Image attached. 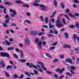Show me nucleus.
I'll return each mask as SVG.
<instances>
[{
    "mask_svg": "<svg viewBox=\"0 0 79 79\" xmlns=\"http://www.w3.org/2000/svg\"><path fill=\"white\" fill-rule=\"evenodd\" d=\"M26 65L29 66V68H32V67H33L34 69H37V70H38L39 71H40V72H41V73L43 72V70H42V69H38L36 65L33 64V63H26Z\"/></svg>",
    "mask_w": 79,
    "mask_h": 79,
    "instance_id": "1",
    "label": "nucleus"
},
{
    "mask_svg": "<svg viewBox=\"0 0 79 79\" xmlns=\"http://www.w3.org/2000/svg\"><path fill=\"white\" fill-rule=\"evenodd\" d=\"M56 26L57 27L60 28L61 27H63V25L62 23L61 22V21H60V19H57L56 21Z\"/></svg>",
    "mask_w": 79,
    "mask_h": 79,
    "instance_id": "2",
    "label": "nucleus"
},
{
    "mask_svg": "<svg viewBox=\"0 0 79 79\" xmlns=\"http://www.w3.org/2000/svg\"><path fill=\"white\" fill-rule=\"evenodd\" d=\"M0 55L1 56H2V57H5V56H6L7 58H9L10 57V54H9V53L6 52L4 53L3 52H1L0 53Z\"/></svg>",
    "mask_w": 79,
    "mask_h": 79,
    "instance_id": "3",
    "label": "nucleus"
},
{
    "mask_svg": "<svg viewBox=\"0 0 79 79\" xmlns=\"http://www.w3.org/2000/svg\"><path fill=\"white\" fill-rule=\"evenodd\" d=\"M55 71L56 72H59L60 74H62L63 72L65 71L64 68H62L61 70L60 68H57L55 69Z\"/></svg>",
    "mask_w": 79,
    "mask_h": 79,
    "instance_id": "4",
    "label": "nucleus"
},
{
    "mask_svg": "<svg viewBox=\"0 0 79 79\" xmlns=\"http://www.w3.org/2000/svg\"><path fill=\"white\" fill-rule=\"evenodd\" d=\"M25 44L27 46H29L31 44V41L29 38H26L25 40Z\"/></svg>",
    "mask_w": 79,
    "mask_h": 79,
    "instance_id": "5",
    "label": "nucleus"
},
{
    "mask_svg": "<svg viewBox=\"0 0 79 79\" xmlns=\"http://www.w3.org/2000/svg\"><path fill=\"white\" fill-rule=\"evenodd\" d=\"M40 9L41 10H48V7H45L43 5H40Z\"/></svg>",
    "mask_w": 79,
    "mask_h": 79,
    "instance_id": "6",
    "label": "nucleus"
},
{
    "mask_svg": "<svg viewBox=\"0 0 79 79\" xmlns=\"http://www.w3.org/2000/svg\"><path fill=\"white\" fill-rule=\"evenodd\" d=\"M70 69H71L70 70V73H71L72 74H75V72H74L73 70H74V69H76V67L72 66L70 67Z\"/></svg>",
    "mask_w": 79,
    "mask_h": 79,
    "instance_id": "7",
    "label": "nucleus"
},
{
    "mask_svg": "<svg viewBox=\"0 0 79 79\" xmlns=\"http://www.w3.org/2000/svg\"><path fill=\"white\" fill-rule=\"evenodd\" d=\"M37 63H38V64H40L41 65V68H42L43 69H44V70H45V71H46L47 70V69H46L45 68V67H44V63L39 61H37Z\"/></svg>",
    "mask_w": 79,
    "mask_h": 79,
    "instance_id": "8",
    "label": "nucleus"
},
{
    "mask_svg": "<svg viewBox=\"0 0 79 79\" xmlns=\"http://www.w3.org/2000/svg\"><path fill=\"white\" fill-rule=\"evenodd\" d=\"M3 44H6L7 45H10V44H13V43H10L7 40H5V41L2 42Z\"/></svg>",
    "mask_w": 79,
    "mask_h": 79,
    "instance_id": "9",
    "label": "nucleus"
},
{
    "mask_svg": "<svg viewBox=\"0 0 79 79\" xmlns=\"http://www.w3.org/2000/svg\"><path fill=\"white\" fill-rule=\"evenodd\" d=\"M38 34V32L36 31H30V34L32 35H36Z\"/></svg>",
    "mask_w": 79,
    "mask_h": 79,
    "instance_id": "10",
    "label": "nucleus"
},
{
    "mask_svg": "<svg viewBox=\"0 0 79 79\" xmlns=\"http://www.w3.org/2000/svg\"><path fill=\"white\" fill-rule=\"evenodd\" d=\"M0 8L2 9H3V11L4 14H6V8H5V7L3 6H1L0 5Z\"/></svg>",
    "mask_w": 79,
    "mask_h": 79,
    "instance_id": "11",
    "label": "nucleus"
},
{
    "mask_svg": "<svg viewBox=\"0 0 79 79\" xmlns=\"http://www.w3.org/2000/svg\"><path fill=\"white\" fill-rule=\"evenodd\" d=\"M20 58H24V53L22 50H20Z\"/></svg>",
    "mask_w": 79,
    "mask_h": 79,
    "instance_id": "12",
    "label": "nucleus"
},
{
    "mask_svg": "<svg viewBox=\"0 0 79 79\" xmlns=\"http://www.w3.org/2000/svg\"><path fill=\"white\" fill-rule=\"evenodd\" d=\"M65 61H66V62H68V63H73V60L71 59L70 58L66 59L65 60Z\"/></svg>",
    "mask_w": 79,
    "mask_h": 79,
    "instance_id": "13",
    "label": "nucleus"
},
{
    "mask_svg": "<svg viewBox=\"0 0 79 79\" xmlns=\"http://www.w3.org/2000/svg\"><path fill=\"white\" fill-rule=\"evenodd\" d=\"M63 48H67L69 49V48H71V45H65L63 46Z\"/></svg>",
    "mask_w": 79,
    "mask_h": 79,
    "instance_id": "14",
    "label": "nucleus"
},
{
    "mask_svg": "<svg viewBox=\"0 0 79 79\" xmlns=\"http://www.w3.org/2000/svg\"><path fill=\"white\" fill-rule=\"evenodd\" d=\"M55 26L53 25H52V22H51V21L49 20V28H52V27H54Z\"/></svg>",
    "mask_w": 79,
    "mask_h": 79,
    "instance_id": "15",
    "label": "nucleus"
},
{
    "mask_svg": "<svg viewBox=\"0 0 79 79\" xmlns=\"http://www.w3.org/2000/svg\"><path fill=\"white\" fill-rule=\"evenodd\" d=\"M22 6L24 7V8H29V6L27 4H23L22 5Z\"/></svg>",
    "mask_w": 79,
    "mask_h": 79,
    "instance_id": "16",
    "label": "nucleus"
},
{
    "mask_svg": "<svg viewBox=\"0 0 79 79\" xmlns=\"http://www.w3.org/2000/svg\"><path fill=\"white\" fill-rule=\"evenodd\" d=\"M44 21L46 24H47V23H48L49 21V19H48V17H45L44 19Z\"/></svg>",
    "mask_w": 79,
    "mask_h": 79,
    "instance_id": "17",
    "label": "nucleus"
},
{
    "mask_svg": "<svg viewBox=\"0 0 79 79\" xmlns=\"http://www.w3.org/2000/svg\"><path fill=\"white\" fill-rule=\"evenodd\" d=\"M1 62L2 63V64H1L2 67L3 68H5V66H6V65L5 64L4 62H3V60H1Z\"/></svg>",
    "mask_w": 79,
    "mask_h": 79,
    "instance_id": "18",
    "label": "nucleus"
},
{
    "mask_svg": "<svg viewBox=\"0 0 79 79\" xmlns=\"http://www.w3.org/2000/svg\"><path fill=\"white\" fill-rule=\"evenodd\" d=\"M15 2L16 3L20 4H23V3H24L23 2L21 1H19V0H16L15 1Z\"/></svg>",
    "mask_w": 79,
    "mask_h": 79,
    "instance_id": "19",
    "label": "nucleus"
},
{
    "mask_svg": "<svg viewBox=\"0 0 79 79\" xmlns=\"http://www.w3.org/2000/svg\"><path fill=\"white\" fill-rule=\"evenodd\" d=\"M38 45L39 46V47L40 48H42V42L41 41H40L38 43Z\"/></svg>",
    "mask_w": 79,
    "mask_h": 79,
    "instance_id": "20",
    "label": "nucleus"
},
{
    "mask_svg": "<svg viewBox=\"0 0 79 79\" xmlns=\"http://www.w3.org/2000/svg\"><path fill=\"white\" fill-rule=\"evenodd\" d=\"M57 1H56V0H54V5L56 8L57 7Z\"/></svg>",
    "mask_w": 79,
    "mask_h": 79,
    "instance_id": "21",
    "label": "nucleus"
},
{
    "mask_svg": "<svg viewBox=\"0 0 79 79\" xmlns=\"http://www.w3.org/2000/svg\"><path fill=\"white\" fill-rule=\"evenodd\" d=\"M15 49V48L13 47H9L7 48V50H13Z\"/></svg>",
    "mask_w": 79,
    "mask_h": 79,
    "instance_id": "22",
    "label": "nucleus"
},
{
    "mask_svg": "<svg viewBox=\"0 0 79 79\" xmlns=\"http://www.w3.org/2000/svg\"><path fill=\"white\" fill-rule=\"evenodd\" d=\"M13 56H14L15 58H16V59H18V56L16 54H14L13 55Z\"/></svg>",
    "mask_w": 79,
    "mask_h": 79,
    "instance_id": "23",
    "label": "nucleus"
},
{
    "mask_svg": "<svg viewBox=\"0 0 79 79\" xmlns=\"http://www.w3.org/2000/svg\"><path fill=\"white\" fill-rule=\"evenodd\" d=\"M13 77H14V78H15V79H17V78H18V75L16 74H14L13 76Z\"/></svg>",
    "mask_w": 79,
    "mask_h": 79,
    "instance_id": "24",
    "label": "nucleus"
},
{
    "mask_svg": "<svg viewBox=\"0 0 79 79\" xmlns=\"http://www.w3.org/2000/svg\"><path fill=\"white\" fill-rule=\"evenodd\" d=\"M3 26L4 27H8V25H7V24L6 23V22H5L3 24Z\"/></svg>",
    "mask_w": 79,
    "mask_h": 79,
    "instance_id": "25",
    "label": "nucleus"
},
{
    "mask_svg": "<svg viewBox=\"0 0 79 79\" xmlns=\"http://www.w3.org/2000/svg\"><path fill=\"white\" fill-rule=\"evenodd\" d=\"M31 21H30L29 20H26L24 21V23H27L28 24H31Z\"/></svg>",
    "mask_w": 79,
    "mask_h": 79,
    "instance_id": "26",
    "label": "nucleus"
},
{
    "mask_svg": "<svg viewBox=\"0 0 79 79\" xmlns=\"http://www.w3.org/2000/svg\"><path fill=\"white\" fill-rule=\"evenodd\" d=\"M4 73L5 74H6V77H10V75H9V74L8 73L6 72L5 71Z\"/></svg>",
    "mask_w": 79,
    "mask_h": 79,
    "instance_id": "27",
    "label": "nucleus"
},
{
    "mask_svg": "<svg viewBox=\"0 0 79 79\" xmlns=\"http://www.w3.org/2000/svg\"><path fill=\"white\" fill-rule=\"evenodd\" d=\"M48 37H54L53 35L50 34L48 35Z\"/></svg>",
    "mask_w": 79,
    "mask_h": 79,
    "instance_id": "28",
    "label": "nucleus"
},
{
    "mask_svg": "<svg viewBox=\"0 0 79 79\" xmlns=\"http://www.w3.org/2000/svg\"><path fill=\"white\" fill-rule=\"evenodd\" d=\"M69 16L70 17H73V18H74L75 17V16L74 15H73L71 13H69Z\"/></svg>",
    "mask_w": 79,
    "mask_h": 79,
    "instance_id": "29",
    "label": "nucleus"
},
{
    "mask_svg": "<svg viewBox=\"0 0 79 79\" xmlns=\"http://www.w3.org/2000/svg\"><path fill=\"white\" fill-rule=\"evenodd\" d=\"M64 35H65L66 38L67 39H68V33L65 32L64 33Z\"/></svg>",
    "mask_w": 79,
    "mask_h": 79,
    "instance_id": "30",
    "label": "nucleus"
},
{
    "mask_svg": "<svg viewBox=\"0 0 79 79\" xmlns=\"http://www.w3.org/2000/svg\"><path fill=\"white\" fill-rule=\"evenodd\" d=\"M19 61H21V62H23V63H25L26 62V60L25 59H20L19 60Z\"/></svg>",
    "mask_w": 79,
    "mask_h": 79,
    "instance_id": "31",
    "label": "nucleus"
},
{
    "mask_svg": "<svg viewBox=\"0 0 79 79\" xmlns=\"http://www.w3.org/2000/svg\"><path fill=\"white\" fill-rule=\"evenodd\" d=\"M75 50L76 52H77V53H79V47L75 48Z\"/></svg>",
    "mask_w": 79,
    "mask_h": 79,
    "instance_id": "32",
    "label": "nucleus"
},
{
    "mask_svg": "<svg viewBox=\"0 0 79 79\" xmlns=\"http://www.w3.org/2000/svg\"><path fill=\"white\" fill-rule=\"evenodd\" d=\"M33 5L34 6H40V5L39 3H33Z\"/></svg>",
    "mask_w": 79,
    "mask_h": 79,
    "instance_id": "33",
    "label": "nucleus"
},
{
    "mask_svg": "<svg viewBox=\"0 0 79 79\" xmlns=\"http://www.w3.org/2000/svg\"><path fill=\"white\" fill-rule=\"evenodd\" d=\"M57 44V42H54L53 44H51V46H55V45H56Z\"/></svg>",
    "mask_w": 79,
    "mask_h": 79,
    "instance_id": "34",
    "label": "nucleus"
},
{
    "mask_svg": "<svg viewBox=\"0 0 79 79\" xmlns=\"http://www.w3.org/2000/svg\"><path fill=\"white\" fill-rule=\"evenodd\" d=\"M34 74H36V75H37V74H38V72H37V70H36V69L34 70Z\"/></svg>",
    "mask_w": 79,
    "mask_h": 79,
    "instance_id": "35",
    "label": "nucleus"
},
{
    "mask_svg": "<svg viewBox=\"0 0 79 79\" xmlns=\"http://www.w3.org/2000/svg\"><path fill=\"white\" fill-rule=\"evenodd\" d=\"M75 26L76 27H78V28H79V24L78 23H75Z\"/></svg>",
    "mask_w": 79,
    "mask_h": 79,
    "instance_id": "36",
    "label": "nucleus"
},
{
    "mask_svg": "<svg viewBox=\"0 0 79 79\" xmlns=\"http://www.w3.org/2000/svg\"><path fill=\"white\" fill-rule=\"evenodd\" d=\"M24 73L25 74H26L27 76H29L30 77H31V75L29 74V73H28V72H25Z\"/></svg>",
    "mask_w": 79,
    "mask_h": 79,
    "instance_id": "37",
    "label": "nucleus"
},
{
    "mask_svg": "<svg viewBox=\"0 0 79 79\" xmlns=\"http://www.w3.org/2000/svg\"><path fill=\"white\" fill-rule=\"evenodd\" d=\"M46 55L48 56V58L51 57V56H50V55L48 53H46Z\"/></svg>",
    "mask_w": 79,
    "mask_h": 79,
    "instance_id": "38",
    "label": "nucleus"
},
{
    "mask_svg": "<svg viewBox=\"0 0 79 79\" xmlns=\"http://www.w3.org/2000/svg\"><path fill=\"white\" fill-rule=\"evenodd\" d=\"M13 68V66L11 65H9L7 67L6 69H10V68Z\"/></svg>",
    "mask_w": 79,
    "mask_h": 79,
    "instance_id": "39",
    "label": "nucleus"
},
{
    "mask_svg": "<svg viewBox=\"0 0 79 79\" xmlns=\"http://www.w3.org/2000/svg\"><path fill=\"white\" fill-rule=\"evenodd\" d=\"M46 73H47L48 74H52V72L49 71H46Z\"/></svg>",
    "mask_w": 79,
    "mask_h": 79,
    "instance_id": "40",
    "label": "nucleus"
},
{
    "mask_svg": "<svg viewBox=\"0 0 79 79\" xmlns=\"http://www.w3.org/2000/svg\"><path fill=\"white\" fill-rule=\"evenodd\" d=\"M50 21H51L52 23H55V18H53L52 19L50 20Z\"/></svg>",
    "mask_w": 79,
    "mask_h": 79,
    "instance_id": "41",
    "label": "nucleus"
},
{
    "mask_svg": "<svg viewBox=\"0 0 79 79\" xmlns=\"http://www.w3.org/2000/svg\"><path fill=\"white\" fill-rule=\"evenodd\" d=\"M58 61V59H56L53 60L52 61L54 63H56V62H57Z\"/></svg>",
    "mask_w": 79,
    "mask_h": 79,
    "instance_id": "42",
    "label": "nucleus"
},
{
    "mask_svg": "<svg viewBox=\"0 0 79 79\" xmlns=\"http://www.w3.org/2000/svg\"><path fill=\"white\" fill-rule=\"evenodd\" d=\"M45 34V33H43V32H41V33H38V35L39 36H41L42 35H43V34Z\"/></svg>",
    "mask_w": 79,
    "mask_h": 79,
    "instance_id": "43",
    "label": "nucleus"
},
{
    "mask_svg": "<svg viewBox=\"0 0 79 79\" xmlns=\"http://www.w3.org/2000/svg\"><path fill=\"white\" fill-rule=\"evenodd\" d=\"M60 58H61V59H63L64 58V56L63 55H61L60 56Z\"/></svg>",
    "mask_w": 79,
    "mask_h": 79,
    "instance_id": "44",
    "label": "nucleus"
},
{
    "mask_svg": "<svg viewBox=\"0 0 79 79\" xmlns=\"http://www.w3.org/2000/svg\"><path fill=\"white\" fill-rule=\"evenodd\" d=\"M62 22L64 24H66V22H65V19L64 18L62 19Z\"/></svg>",
    "mask_w": 79,
    "mask_h": 79,
    "instance_id": "45",
    "label": "nucleus"
},
{
    "mask_svg": "<svg viewBox=\"0 0 79 79\" xmlns=\"http://www.w3.org/2000/svg\"><path fill=\"white\" fill-rule=\"evenodd\" d=\"M74 15L75 16H78L79 17V13H74Z\"/></svg>",
    "mask_w": 79,
    "mask_h": 79,
    "instance_id": "46",
    "label": "nucleus"
},
{
    "mask_svg": "<svg viewBox=\"0 0 79 79\" xmlns=\"http://www.w3.org/2000/svg\"><path fill=\"white\" fill-rule=\"evenodd\" d=\"M69 27L71 29H74V28H75V26H74V25H72L70 26Z\"/></svg>",
    "mask_w": 79,
    "mask_h": 79,
    "instance_id": "47",
    "label": "nucleus"
},
{
    "mask_svg": "<svg viewBox=\"0 0 79 79\" xmlns=\"http://www.w3.org/2000/svg\"><path fill=\"white\" fill-rule=\"evenodd\" d=\"M64 16L65 17V18H67V19H68V20H69V17L68 16V15H67L66 14H65Z\"/></svg>",
    "mask_w": 79,
    "mask_h": 79,
    "instance_id": "48",
    "label": "nucleus"
},
{
    "mask_svg": "<svg viewBox=\"0 0 79 79\" xmlns=\"http://www.w3.org/2000/svg\"><path fill=\"white\" fill-rule=\"evenodd\" d=\"M39 41V39H38V38H36L35 39V42L36 44L38 43Z\"/></svg>",
    "mask_w": 79,
    "mask_h": 79,
    "instance_id": "49",
    "label": "nucleus"
},
{
    "mask_svg": "<svg viewBox=\"0 0 79 79\" xmlns=\"http://www.w3.org/2000/svg\"><path fill=\"white\" fill-rule=\"evenodd\" d=\"M15 51L16 52H19V53H20V50H19V49L16 48L15 49Z\"/></svg>",
    "mask_w": 79,
    "mask_h": 79,
    "instance_id": "50",
    "label": "nucleus"
},
{
    "mask_svg": "<svg viewBox=\"0 0 79 79\" xmlns=\"http://www.w3.org/2000/svg\"><path fill=\"white\" fill-rule=\"evenodd\" d=\"M24 75L22 74L20 77H19L18 78L19 79H22V78H23V77H24Z\"/></svg>",
    "mask_w": 79,
    "mask_h": 79,
    "instance_id": "51",
    "label": "nucleus"
},
{
    "mask_svg": "<svg viewBox=\"0 0 79 79\" xmlns=\"http://www.w3.org/2000/svg\"><path fill=\"white\" fill-rule=\"evenodd\" d=\"M10 20V19H6V20L5 22L6 23H9V21Z\"/></svg>",
    "mask_w": 79,
    "mask_h": 79,
    "instance_id": "52",
    "label": "nucleus"
},
{
    "mask_svg": "<svg viewBox=\"0 0 79 79\" xmlns=\"http://www.w3.org/2000/svg\"><path fill=\"white\" fill-rule=\"evenodd\" d=\"M66 75H68V76H70L71 75V73L67 72L66 73Z\"/></svg>",
    "mask_w": 79,
    "mask_h": 79,
    "instance_id": "53",
    "label": "nucleus"
},
{
    "mask_svg": "<svg viewBox=\"0 0 79 79\" xmlns=\"http://www.w3.org/2000/svg\"><path fill=\"white\" fill-rule=\"evenodd\" d=\"M55 49V47H51L50 48V50H53V49Z\"/></svg>",
    "mask_w": 79,
    "mask_h": 79,
    "instance_id": "54",
    "label": "nucleus"
},
{
    "mask_svg": "<svg viewBox=\"0 0 79 79\" xmlns=\"http://www.w3.org/2000/svg\"><path fill=\"white\" fill-rule=\"evenodd\" d=\"M65 12L66 13H68L69 12V9H67L65 10Z\"/></svg>",
    "mask_w": 79,
    "mask_h": 79,
    "instance_id": "55",
    "label": "nucleus"
},
{
    "mask_svg": "<svg viewBox=\"0 0 79 79\" xmlns=\"http://www.w3.org/2000/svg\"><path fill=\"white\" fill-rule=\"evenodd\" d=\"M77 5L76 4H73V8H77Z\"/></svg>",
    "mask_w": 79,
    "mask_h": 79,
    "instance_id": "56",
    "label": "nucleus"
},
{
    "mask_svg": "<svg viewBox=\"0 0 79 79\" xmlns=\"http://www.w3.org/2000/svg\"><path fill=\"white\" fill-rule=\"evenodd\" d=\"M4 4L5 5H10V2L7 1L6 2H4Z\"/></svg>",
    "mask_w": 79,
    "mask_h": 79,
    "instance_id": "57",
    "label": "nucleus"
},
{
    "mask_svg": "<svg viewBox=\"0 0 79 79\" xmlns=\"http://www.w3.org/2000/svg\"><path fill=\"white\" fill-rule=\"evenodd\" d=\"M40 19L42 20V21H44V18H43V17L42 16H40Z\"/></svg>",
    "mask_w": 79,
    "mask_h": 79,
    "instance_id": "58",
    "label": "nucleus"
},
{
    "mask_svg": "<svg viewBox=\"0 0 79 79\" xmlns=\"http://www.w3.org/2000/svg\"><path fill=\"white\" fill-rule=\"evenodd\" d=\"M8 17H9V16L8 15H6L5 16V19H7Z\"/></svg>",
    "mask_w": 79,
    "mask_h": 79,
    "instance_id": "59",
    "label": "nucleus"
},
{
    "mask_svg": "<svg viewBox=\"0 0 79 79\" xmlns=\"http://www.w3.org/2000/svg\"><path fill=\"white\" fill-rule=\"evenodd\" d=\"M54 33H55L56 35H57V34L58 33V32L56 30H55L54 31Z\"/></svg>",
    "mask_w": 79,
    "mask_h": 79,
    "instance_id": "60",
    "label": "nucleus"
},
{
    "mask_svg": "<svg viewBox=\"0 0 79 79\" xmlns=\"http://www.w3.org/2000/svg\"><path fill=\"white\" fill-rule=\"evenodd\" d=\"M14 40V39L13 38H9V41H13Z\"/></svg>",
    "mask_w": 79,
    "mask_h": 79,
    "instance_id": "61",
    "label": "nucleus"
},
{
    "mask_svg": "<svg viewBox=\"0 0 79 79\" xmlns=\"http://www.w3.org/2000/svg\"><path fill=\"white\" fill-rule=\"evenodd\" d=\"M13 13L14 15H16L17 14L16 11H15V10H14L13 11Z\"/></svg>",
    "mask_w": 79,
    "mask_h": 79,
    "instance_id": "62",
    "label": "nucleus"
},
{
    "mask_svg": "<svg viewBox=\"0 0 79 79\" xmlns=\"http://www.w3.org/2000/svg\"><path fill=\"white\" fill-rule=\"evenodd\" d=\"M46 44H47V42H46L45 41L43 42L42 44H43V45H45Z\"/></svg>",
    "mask_w": 79,
    "mask_h": 79,
    "instance_id": "63",
    "label": "nucleus"
},
{
    "mask_svg": "<svg viewBox=\"0 0 79 79\" xmlns=\"http://www.w3.org/2000/svg\"><path fill=\"white\" fill-rule=\"evenodd\" d=\"M10 31L12 33H14L15 32V31H14L12 29H10Z\"/></svg>",
    "mask_w": 79,
    "mask_h": 79,
    "instance_id": "64",
    "label": "nucleus"
}]
</instances>
